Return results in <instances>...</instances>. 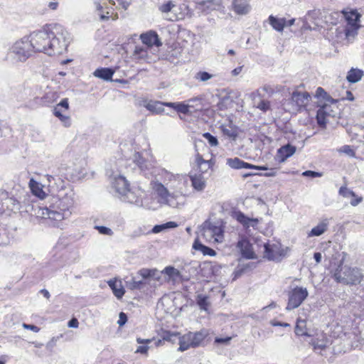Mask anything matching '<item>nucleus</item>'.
<instances>
[{"mask_svg":"<svg viewBox=\"0 0 364 364\" xmlns=\"http://www.w3.org/2000/svg\"><path fill=\"white\" fill-rule=\"evenodd\" d=\"M311 343L315 349L322 350L327 346L328 341L323 333H321L318 335L316 338L312 341Z\"/></svg>","mask_w":364,"mask_h":364,"instance_id":"c9c22d12","label":"nucleus"},{"mask_svg":"<svg viewBox=\"0 0 364 364\" xmlns=\"http://www.w3.org/2000/svg\"><path fill=\"white\" fill-rule=\"evenodd\" d=\"M46 177L50 191L53 193L57 192V199L49 208L46 207L41 210V216L53 221V225H58V223L71 215L70 208L75 203V193L60 178L48 174Z\"/></svg>","mask_w":364,"mask_h":364,"instance_id":"f257e3e1","label":"nucleus"},{"mask_svg":"<svg viewBox=\"0 0 364 364\" xmlns=\"http://www.w3.org/2000/svg\"><path fill=\"white\" fill-rule=\"evenodd\" d=\"M260 247L263 257L268 260L280 261L287 254V251L282 247L279 242H263Z\"/></svg>","mask_w":364,"mask_h":364,"instance_id":"9d476101","label":"nucleus"},{"mask_svg":"<svg viewBox=\"0 0 364 364\" xmlns=\"http://www.w3.org/2000/svg\"><path fill=\"white\" fill-rule=\"evenodd\" d=\"M112 187L122 201L136 204L141 203L140 198L129 189V184L124 176L119 175L114 177Z\"/></svg>","mask_w":364,"mask_h":364,"instance_id":"0eeeda50","label":"nucleus"},{"mask_svg":"<svg viewBox=\"0 0 364 364\" xmlns=\"http://www.w3.org/2000/svg\"><path fill=\"white\" fill-rule=\"evenodd\" d=\"M302 175L304 176L312 177V178L321 177L322 176V174L321 173L316 172V171H306L302 173Z\"/></svg>","mask_w":364,"mask_h":364,"instance_id":"864d4df0","label":"nucleus"},{"mask_svg":"<svg viewBox=\"0 0 364 364\" xmlns=\"http://www.w3.org/2000/svg\"><path fill=\"white\" fill-rule=\"evenodd\" d=\"M161 272L166 274L169 279H171L173 282H176L181 278L180 272L173 267H166Z\"/></svg>","mask_w":364,"mask_h":364,"instance_id":"e433bc0d","label":"nucleus"},{"mask_svg":"<svg viewBox=\"0 0 364 364\" xmlns=\"http://www.w3.org/2000/svg\"><path fill=\"white\" fill-rule=\"evenodd\" d=\"M329 226V220L327 218L321 220L317 225L314 227L308 233V237H318L325 233Z\"/></svg>","mask_w":364,"mask_h":364,"instance_id":"f3484780","label":"nucleus"},{"mask_svg":"<svg viewBox=\"0 0 364 364\" xmlns=\"http://www.w3.org/2000/svg\"><path fill=\"white\" fill-rule=\"evenodd\" d=\"M203 136L208 141V143L212 146H216L218 144V141L216 137L211 135L210 133L206 132L203 134Z\"/></svg>","mask_w":364,"mask_h":364,"instance_id":"09e8293b","label":"nucleus"},{"mask_svg":"<svg viewBox=\"0 0 364 364\" xmlns=\"http://www.w3.org/2000/svg\"><path fill=\"white\" fill-rule=\"evenodd\" d=\"M234 218L245 228L255 227L259 223L257 218H248L241 212H235Z\"/></svg>","mask_w":364,"mask_h":364,"instance_id":"4be33fe9","label":"nucleus"},{"mask_svg":"<svg viewBox=\"0 0 364 364\" xmlns=\"http://www.w3.org/2000/svg\"><path fill=\"white\" fill-rule=\"evenodd\" d=\"M69 109V102L68 98L63 99L58 104H57L53 109V114L57 116V112L60 114H65Z\"/></svg>","mask_w":364,"mask_h":364,"instance_id":"4c0bfd02","label":"nucleus"},{"mask_svg":"<svg viewBox=\"0 0 364 364\" xmlns=\"http://www.w3.org/2000/svg\"><path fill=\"white\" fill-rule=\"evenodd\" d=\"M71 41L69 32L60 24H51L48 55H61L67 51Z\"/></svg>","mask_w":364,"mask_h":364,"instance_id":"f03ea898","label":"nucleus"},{"mask_svg":"<svg viewBox=\"0 0 364 364\" xmlns=\"http://www.w3.org/2000/svg\"><path fill=\"white\" fill-rule=\"evenodd\" d=\"M175 6V4L169 1L167 3L162 4L159 7V10L163 13H168L172 10V9Z\"/></svg>","mask_w":364,"mask_h":364,"instance_id":"8fccbe9b","label":"nucleus"},{"mask_svg":"<svg viewBox=\"0 0 364 364\" xmlns=\"http://www.w3.org/2000/svg\"><path fill=\"white\" fill-rule=\"evenodd\" d=\"M363 76V70L358 68H351L348 73L346 79L350 83H355L360 81Z\"/></svg>","mask_w":364,"mask_h":364,"instance_id":"2f4dec72","label":"nucleus"},{"mask_svg":"<svg viewBox=\"0 0 364 364\" xmlns=\"http://www.w3.org/2000/svg\"><path fill=\"white\" fill-rule=\"evenodd\" d=\"M22 326L23 328L27 329V330H31L35 333H38L40 331V328H38V326H36L35 325H32V324L23 323Z\"/></svg>","mask_w":364,"mask_h":364,"instance_id":"4d7b16f0","label":"nucleus"},{"mask_svg":"<svg viewBox=\"0 0 364 364\" xmlns=\"http://www.w3.org/2000/svg\"><path fill=\"white\" fill-rule=\"evenodd\" d=\"M347 24L345 27L346 37L348 41L354 39L360 28L358 23L360 15L356 11H351L345 15Z\"/></svg>","mask_w":364,"mask_h":364,"instance_id":"9b49d317","label":"nucleus"},{"mask_svg":"<svg viewBox=\"0 0 364 364\" xmlns=\"http://www.w3.org/2000/svg\"><path fill=\"white\" fill-rule=\"evenodd\" d=\"M343 99L348 100H350V101H353L354 100V97H353V93L350 91L348 90V91L346 92V95H345V97H343Z\"/></svg>","mask_w":364,"mask_h":364,"instance_id":"338daca9","label":"nucleus"},{"mask_svg":"<svg viewBox=\"0 0 364 364\" xmlns=\"http://www.w3.org/2000/svg\"><path fill=\"white\" fill-rule=\"evenodd\" d=\"M114 71L108 68H99L97 69L94 72V75L98 78H101L105 80H109L112 79V75H114Z\"/></svg>","mask_w":364,"mask_h":364,"instance_id":"473e14b6","label":"nucleus"},{"mask_svg":"<svg viewBox=\"0 0 364 364\" xmlns=\"http://www.w3.org/2000/svg\"><path fill=\"white\" fill-rule=\"evenodd\" d=\"M311 100L310 95L306 92L294 91L291 97L292 111L297 112L305 108Z\"/></svg>","mask_w":364,"mask_h":364,"instance_id":"f8f14e48","label":"nucleus"},{"mask_svg":"<svg viewBox=\"0 0 364 364\" xmlns=\"http://www.w3.org/2000/svg\"><path fill=\"white\" fill-rule=\"evenodd\" d=\"M257 167H263V171H267V172L264 173H259V176H263L265 177H273L275 176L277 173V169L276 168H269L266 166H257Z\"/></svg>","mask_w":364,"mask_h":364,"instance_id":"37998d69","label":"nucleus"},{"mask_svg":"<svg viewBox=\"0 0 364 364\" xmlns=\"http://www.w3.org/2000/svg\"><path fill=\"white\" fill-rule=\"evenodd\" d=\"M231 340V337H226V338H216L215 339V342L218 343H228Z\"/></svg>","mask_w":364,"mask_h":364,"instance_id":"680f3d73","label":"nucleus"},{"mask_svg":"<svg viewBox=\"0 0 364 364\" xmlns=\"http://www.w3.org/2000/svg\"><path fill=\"white\" fill-rule=\"evenodd\" d=\"M200 237L209 243H220L223 240V230L210 221H205L201 225Z\"/></svg>","mask_w":364,"mask_h":364,"instance_id":"6e6552de","label":"nucleus"},{"mask_svg":"<svg viewBox=\"0 0 364 364\" xmlns=\"http://www.w3.org/2000/svg\"><path fill=\"white\" fill-rule=\"evenodd\" d=\"M127 318L126 314L123 312H121L119 314V319L118 320L117 323L119 324V326H122L124 324H125V323L127 322Z\"/></svg>","mask_w":364,"mask_h":364,"instance_id":"bf43d9fd","label":"nucleus"},{"mask_svg":"<svg viewBox=\"0 0 364 364\" xmlns=\"http://www.w3.org/2000/svg\"><path fill=\"white\" fill-rule=\"evenodd\" d=\"M328 102H324L323 105H321L319 109L317 111L316 114V120L317 123L320 127H324V122L323 114L326 113L327 115L331 116L333 110L331 107V105L328 104Z\"/></svg>","mask_w":364,"mask_h":364,"instance_id":"a878e982","label":"nucleus"},{"mask_svg":"<svg viewBox=\"0 0 364 364\" xmlns=\"http://www.w3.org/2000/svg\"><path fill=\"white\" fill-rule=\"evenodd\" d=\"M109 287L112 290L114 295L117 299H121L125 293L124 288L122 285V281L117 279H112L107 282Z\"/></svg>","mask_w":364,"mask_h":364,"instance_id":"aec40b11","label":"nucleus"},{"mask_svg":"<svg viewBox=\"0 0 364 364\" xmlns=\"http://www.w3.org/2000/svg\"><path fill=\"white\" fill-rule=\"evenodd\" d=\"M334 279L346 285H355L361 282L363 274L360 269L339 265L333 273Z\"/></svg>","mask_w":364,"mask_h":364,"instance_id":"39448f33","label":"nucleus"},{"mask_svg":"<svg viewBox=\"0 0 364 364\" xmlns=\"http://www.w3.org/2000/svg\"><path fill=\"white\" fill-rule=\"evenodd\" d=\"M193 248L200 251L204 255L215 256L216 255L214 250L203 245L198 239L195 240Z\"/></svg>","mask_w":364,"mask_h":364,"instance_id":"72a5a7b5","label":"nucleus"},{"mask_svg":"<svg viewBox=\"0 0 364 364\" xmlns=\"http://www.w3.org/2000/svg\"><path fill=\"white\" fill-rule=\"evenodd\" d=\"M213 75L205 72V71H199L195 75V79L199 82H207L208 80L212 79L213 77Z\"/></svg>","mask_w":364,"mask_h":364,"instance_id":"ea45409f","label":"nucleus"},{"mask_svg":"<svg viewBox=\"0 0 364 364\" xmlns=\"http://www.w3.org/2000/svg\"><path fill=\"white\" fill-rule=\"evenodd\" d=\"M296 148L289 144L281 146L277 151L275 159L279 163H284L288 158L296 152Z\"/></svg>","mask_w":364,"mask_h":364,"instance_id":"4468645a","label":"nucleus"},{"mask_svg":"<svg viewBox=\"0 0 364 364\" xmlns=\"http://www.w3.org/2000/svg\"><path fill=\"white\" fill-rule=\"evenodd\" d=\"M212 165H213V164H212L211 160L208 159L203 164V169H200V171L202 172V173L207 172L208 170L211 168Z\"/></svg>","mask_w":364,"mask_h":364,"instance_id":"13d9d810","label":"nucleus"},{"mask_svg":"<svg viewBox=\"0 0 364 364\" xmlns=\"http://www.w3.org/2000/svg\"><path fill=\"white\" fill-rule=\"evenodd\" d=\"M51 24L46 25L42 29L33 31L28 36L33 50L48 55V46L50 37Z\"/></svg>","mask_w":364,"mask_h":364,"instance_id":"423d86ee","label":"nucleus"},{"mask_svg":"<svg viewBox=\"0 0 364 364\" xmlns=\"http://www.w3.org/2000/svg\"><path fill=\"white\" fill-rule=\"evenodd\" d=\"M237 247L240 249L242 255L247 259H255L256 255L253 250L252 245L247 239H242L237 242Z\"/></svg>","mask_w":364,"mask_h":364,"instance_id":"2eb2a0df","label":"nucleus"},{"mask_svg":"<svg viewBox=\"0 0 364 364\" xmlns=\"http://www.w3.org/2000/svg\"><path fill=\"white\" fill-rule=\"evenodd\" d=\"M315 97L323 100L324 102H336V101L322 87H320L317 88Z\"/></svg>","mask_w":364,"mask_h":364,"instance_id":"58836bf2","label":"nucleus"},{"mask_svg":"<svg viewBox=\"0 0 364 364\" xmlns=\"http://www.w3.org/2000/svg\"><path fill=\"white\" fill-rule=\"evenodd\" d=\"M133 161L140 167H143L144 159L139 153H135L133 156Z\"/></svg>","mask_w":364,"mask_h":364,"instance_id":"603ef678","label":"nucleus"},{"mask_svg":"<svg viewBox=\"0 0 364 364\" xmlns=\"http://www.w3.org/2000/svg\"><path fill=\"white\" fill-rule=\"evenodd\" d=\"M144 107L154 114H161L164 112L162 102L159 101H146L144 102Z\"/></svg>","mask_w":364,"mask_h":364,"instance_id":"cd10ccee","label":"nucleus"},{"mask_svg":"<svg viewBox=\"0 0 364 364\" xmlns=\"http://www.w3.org/2000/svg\"><path fill=\"white\" fill-rule=\"evenodd\" d=\"M245 271V268H242V267L237 268L233 272V280H235L237 278H239L240 277H241L244 274Z\"/></svg>","mask_w":364,"mask_h":364,"instance_id":"6e6d98bb","label":"nucleus"},{"mask_svg":"<svg viewBox=\"0 0 364 364\" xmlns=\"http://www.w3.org/2000/svg\"><path fill=\"white\" fill-rule=\"evenodd\" d=\"M148 48L145 46H136L132 56L136 60H146L148 57Z\"/></svg>","mask_w":364,"mask_h":364,"instance_id":"f704fd0d","label":"nucleus"},{"mask_svg":"<svg viewBox=\"0 0 364 364\" xmlns=\"http://www.w3.org/2000/svg\"><path fill=\"white\" fill-rule=\"evenodd\" d=\"M191 185L194 190L203 191L206 186V181L201 174H194L190 176Z\"/></svg>","mask_w":364,"mask_h":364,"instance_id":"b1692460","label":"nucleus"},{"mask_svg":"<svg viewBox=\"0 0 364 364\" xmlns=\"http://www.w3.org/2000/svg\"><path fill=\"white\" fill-rule=\"evenodd\" d=\"M190 107L191 105L189 104L178 102L176 106V110L182 114H187L189 112Z\"/></svg>","mask_w":364,"mask_h":364,"instance_id":"49530a36","label":"nucleus"},{"mask_svg":"<svg viewBox=\"0 0 364 364\" xmlns=\"http://www.w3.org/2000/svg\"><path fill=\"white\" fill-rule=\"evenodd\" d=\"M230 9L237 15H246L251 10L247 0H230Z\"/></svg>","mask_w":364,"mask_h":364,"instance_id":"ddd939ff","label":"nucleus"},{"mask_svg":"<svg viewBox=\"0 0 364 364\" xmlns=\"http://www.w3.org/2000/svg\"><path fill=\"white\" fill-rule=\"evenodd\" d=\"M154 188L159 197L161 203L172 208H181L186 203V195L181 191L171 193L161 183H156Z\"/></svg>","mask_w":364,"mask_h":364,"instance_id":"7ed1b4c3","label":"nucleus"},{"mask_svg":"<svg viewBox=\"0 0 364 364\" xmlns=\"http://www.w3.org/2000/svg\"><path fill=\"white\" fill-rule=\"evenodd\" d=\"M270 323L273 326H283V327L289 326V324L287 323H282V322L275 321H271Z\"/></svg>","mask_w":364,"mask_h":364,"instance_id":"69168bd1","label":"nucleus"},{"mask_svg":"<svg viewBox=\"0 0 364 364\" xmlns=\"http://www.w3.org/2000/svg\"><path fill=\"white\" fill-rule=\"evenodd\" d=\"M149 348V347L148 346H139L137 348L136 353H141V354H146Z\"/></svg>","mask_w":364,"mask_h":364,"instance_id":"052dcab7","label":"nucleus"},{"mask_svg":"<svg viewBox=\"0 0 364 364\" xmlns=\"http://www.w3.org/2000/svg\"><path fill=\"white\" fill-rule=\"evenodd\" d=\"M295 333L298 336H311V333H310L309 330L307 328L306 326V320L302 319L301 317H299L297 319L296 325L295 327Z\"/></svg>","mask_w":364,"mask_h":364,"instance_id":"c85d7f7f","label":"nucleus"},{"mask_svg":"<svg viewBox=\"0 0 364 364\" xmlns=\"http://www.w3.org/2000/svg\"><path fill=\"white\" fill-rule=\"evenodd\" d=\"M227 164L232 168H235V169H240V168L264 169L263 167H257L255 165H252V164H248L247 162H245L244 161H242L238 158L228 159Z\"/></svg>","mask_w":364,"mask_h":364,"instance_id":"a211bd4d","label":"nucleus"},{"mask_svg":"<svg viewBox=\"0 0 364 364\" xmlns=\"http://www.w3.org/2000/svg\"><path fill=\"white\" fill-rule=\"evenodd\" d=\"M79 325V322L77 318H72L68 323V327L70 328H77Z\"/></svg>","mask_w":364,"mask_h":364,"instance_id":"e2e57ef3","label":"nucleus"},{"mask_svg":"<svg viewBox=\"0 0 364 364\" xmlns=\"http://www.w3.org/2000/svg\"><path fill=\"white\" fill-rule=\"evenodd\" d=\"M221 130L224 135L235 139L237 136V128L231 121L221 125Z\"/></svg>","mask_w":364,"mask_h":364,"instance_id":"bb28decb","label":"nucleus"},{"mask_svg":"<svg viewBox=\"0 0 364 364\" xmlns=\"http://www.w3.org/2000/svg\"><path fill=\"white\" fill-rule=\"evenodd\" d=\"M269 23L277 31H282L285 27L287 20L284 18H277L272 15L269 17Z\"/></svg>","mask_w":364,"mask_h":364,"instance_id":"7c9ffc66","label":"nucleus"},{"mask_svg":"<svg viewBox=\"0 0 364 364\" xmlns=\"http://www.w3.org/2000/svg\"><path fill=\"white\" fill-rule=\"evenodd\" d=\"M165 225L164 224L163 225H155L152 230L153 232L154 233H159L160 232H161L162 230H165Z\"/></svg>","mask_w":364,"mask_h":364,"instance_id":"0e129e2a","label":"nucleus"},{"mask_svg":"<svg viewBox=\"0 0 364 364\" xmlns=\"http://www.w3.org/2000/svg\"><path fill=\"white\" fill-rule=\"evenodd\" d=\"M242 70V66L237 67L232 70V75L233 76L238 75Z\"/></svg>","mask_w":364,"mask_h":364,"instance_id":"774afa93","label":"nucleus"},{"mask_svg":"<svg viewBox=\"0 0 364 364\" xmlns=\"http://www.w3.org/2000/svg\"><path fill=\"white\" fill-rule=\"evenodd\" d=\"M95 228L97 229L102 235H112L113 234V232L110 228L105 226H95Z\"/></svg>","mask_w":364,"mask_h":364,"instance_id":"3c124183","label":"nucleus"},{"mask_svg":"<svg viewBox=\"0 0 364 364\" xmlns=\"http://www.w3.org/2000/svg\"><path fill=\"white\" fill-rule=\"evenodd\" d=\"M191 348H195V346L188 333L179 337L178 351L183 352Z\"/></svg>","mask_w":364,"mask_h":364,"instance_id":"c756f323","label":"nucleus"},{"mask_svg":"<svg viewBox=\"0 0 364 364\" xmlns=\"http://www.w3.org/2000/svg\"><path fill=\"white\" fill-rule=\"evenodd\" d=\"M338 152L343 153L350 157H355V153L353 149L349 145H345L338 149Z\"/></svg>","mask_w":364,"mask_h":364,"instance_id":"c03bdc74","label":"nucleus"},{"mask_svg":"<svg viewBox=\"0 0 364 364\" xmlns=\"http://www.w3.org/2000/svg\"><path fill=\"white\" fill-rule=\"evenodd\" d=\"M151 272L149 269L143 268L140 269L138 273L142 278L146 279L151 277Z\"/></svg>","mask_w":364,"mask_h":364,"instance_id":"5fc2aeb1","label":"nucleus"},{"mask_svg":"<svg viewBox=\"0 0 364 364\" xmlns=\"http://www.w3.org/2000/svg\"><path fill=\"white\" fill-rule=\"evenodd\" d=\"M220 2L213 0L203 1L197 4L196 9L202 12L208 13L220 6Z\"/></svg>","mask_w":364,"mask_h":364,"instance_id":"5701e85b","label":"nucleus"},{"mask_svg":"<svg viewBox=\"0 0 364 364\" xmlns=\"http://www.w3.org/2000/svg\"><path fill=\"white\" fill-rule=\"evenodd\" d=\"M28 186L32 193L40 199H44L47 196V193L43 190L44 186L33 178L30 180Z\"/></svg>","mask_w":364,"mask_h":364,"instance_id":"6ab92c4d","label":"nucleus"},{"mask_svg":"<svg viewBox=\"0 0 364 364\" xmlns=\"http://www.w3.org/2000/svg\"><path fill=\"white\" fill-rule=\"evenodd\" d=\"M255 107L263 112H267L270 109V102L263 100L255 105Z\"/></svg>","mask_w":364,"mask_h":364,"instance_id":"de8ad7c7","label":"nucleus"},{"mask_svg":"<svg viewBox=\"0 0 364 364\" xmlns=\"http://www.w3.org/2000/svg\"><path fill=\"white\" fill-rule=\"evenodd\" d=\"M191 341L195 348L198 347L201 345L204 339L208 336V331L206 329H201L196 332H188Z\"/></svg>","mask_w":364,"mask_h":364,"instance_id":"393cba45","label":"nucleus"},{"mask_svg":"<svg viewBox=\"0 0 364 364\" xmlns=\"http://www.w3.org/2000/svg\"><path fill=\"white\" fill-rule=\"evenodd\" d=\"M55 117L60 119L64 127H69L71 126V119L69 115L66 114H60L57 112V116Z\"/></svg>","mask_w":364,"mask_h":364,"instance_id":"79ce46f5","label":"nucleus"},{"mask_svg":"<svg viewBox=\"0 0 364 364\" xmlns=\"http://www.w3.org/2000/svg\"><path fill=\"white\" fill-rule=\"evenodd\" d=\"M196 156H195L194 162H195L196 165L197 166V167H198V168L199 170L200 169H203V164L208 159H203V156L199 154V152L198 151L197 149H196Z\"/></svg>","mask_w":364,"mask_h":364,"instance_id":"a18cd8bd","label":"nucleus"},{"mask_svg":"<svg viewBox=\"0 0 364 364\" xmlns=\"http://www.w3.org/2000/svg\"><path fill=\"white\" fill-rule=\"evenodd\" d=\"M338 193L343 198H352L353 199L350 200V205L353 206H356L363 200L361 197H357L355 193L352 190L348 188L346 186H341L339 189Z\"/></svg>","mask_w":364,"mask_h":364,"instance_id":"412c9836","label":"nucleus"},{"mask_svg":"<svg viewBox=\"0 0 364 364\" xmlns=\"http://www.w3.org/2000/svg\"><path fill=\"white\" fill-rule=\"evenodd\" d=\"M140 38L146 48H149L154 45L159 46L161 43L159 41L158 35L154 31H149L141 34Z\"/></svg>","mask_w":364,"mask_h":364,"instance_id":"dca6fc26","label":"nucleus"},{"mask_svg":"<svg viewBox=\"0 0 364 364\" xmlns=\"http://www.w3.org/2000/svg\"><path fill=\"white\" fill-rule=\"evenodd\" d=\"M34 53L28 36L16 41L9 48L8 57L16 62H26Z\"/></svg>","mask_w":364,"mask_h":364,"instance_id":"20e7f679","label":"nucleus"},{"mask_svg":"<svg viewBox=\"0 0 364 364\" xmlns=\"http://www.w3.org/2000/svg\"><path fill=\"white\" fill-rule=\"evenodd\" d=\"M197 304L200 309L207 311L209 306L208 298L205 296L199 295L198 296Z\"/></svg>","mask_w":364,"mask_h":364,"instance_id":"a19ab883","label":"nucleus"},{"mask_svg":"<svg viewBox=\"0 0 364 364\" xmlns=\"http://www.w3.org/2000/svg\"><path fill=\"white\" fill-rule=\"evenodd\" d=\"M287 296L286 310L289 311L298 308L304 302L309 296V291L306 287L296 286L289 289Z\"/></svg>","mask_w":364,"mask_h":364,"instance_id":"1a4fd4ad","label":"nucleus"}]
</instances>
